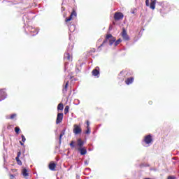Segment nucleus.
Listing matches in <instances>:
<instances>
[{
  "label": "nucleus",
  "mask_w": 179,
  "mask_h": 179,
  "mask_svg": "<svg viewBox=\"0 0 179 179\" xmlns=\"http://www.w3.org/2000/svg\"><path fill=\"white\" fill-rule=\"evenodd\" d=\"M73 50V45L69 44L66 52L64 54V61H71L72 56L71 55L72 54V50Z\"/></svg>",
  "instance_id": "obj_1"
},
{
  "label": "nucleus",
  "mask_w": 179,
  "mask_h": 179,
  "mask_svg": "<svg viewBox=\"0 0 179 179\" xmlns=\"http://www.w3.org/2000/svg\"><path fill=\"white\" fill-rule=\"evenodd\" d=\"M108 40H109L110 45H112L114 44V43H115V38L114 36H113V35H111V34H108V35H106V39L103 41V43L101 44V45L99 47V48H100L101 47H103V45H104V44H106V43H108Z\"/></svg>",
  "instance_id": "obj_2"
},
{
  "label": "nucleus",
  "mask_w": 179,
  "mask_h": 179,
  "mask_svg": "<svg viewBox=\"0 0 179 179\" xmlns=\"http://www.w3.org/2000/svg\"><path fill=\"white\" fill-rule=\"evenodd\" d=\"M25 32L27 34H29V32L31 33V36L38 34V30L31 26L25 27Z\"/></svg>",
  "instance_id": "obj_3"
},
{
  "label": "nucleus",
  "mask_w": 179,
  "mask_h": 179,
  "mask_svg": "<svg viewBox=\"0 0 179 179\" xmlns=\"http://www.w3.org/2000/svg\"><path fill=\"white\" fill-rule=\"evenodd\" d=\"M74 129L73 130V134L75 135H79V134H82V128H80V126L78 124H74L73 126Z\"/></svg>",
  "instance_id": "obj_4"
},
{
  "label": "nucleus",
  "mask_w": 179,
  "mask_h": 179,
  "mask_svg": "<svg viewBox=\"0 0 179 179\" xmlns=\"http://www.w3.org/2000/svg\"><path fill=\"white\" fill-rule=\"evenodd\" d=\"M7 96L8 94H6V90H0V101H2V100H5V99H6Z\"/></svg>",
  "instance_id": "obj_5"
},
{
  "label": "nucleus",
  "mask_w": 179,
  "mask_h": 179,
  "mask_svg": "<svg viewBox=\"0 0 179 179\" xmlns=\"http://www.w3.org/2000/svg\"><path fill=\"white\" fill-rule=\"evenodd\" d=\"M122 36L123 38V40H124V41H128L129 40V36H128V34L127 33V30H125L124 28L122 29Z\"/></svg>",
  "instance_id": "obj_6"
},
{
  "label": "nucleus",
  "mask_w": 179,
  "mask_h": 179,
  "mask_svg": "<svg viewBox=\"0 0 179 179\" xmlns=\"http://www.w3.org/2000/svg\"><path fill=\"white\" fill-rule=\"evenodd\" d=\"M64 120V113H58L56 119V124H61Z\"/></svg>",
  "instance_id": "obj_7"
},
{
  "label": "nucleus",
  "mask_w": 179,
  "mask_h": 179,
  "mask_svg": "<svg viewBox=\"0 0 179 179\" xmlns=\"http://www.w3.org/2000/svg\"><path fill=\"white\" fill-rule=\"evenodd\" d=\"M124 18V14L122 13H115L114 15L115 20H121Z\"/></svg>",
  "instance_id": "obj_8"
},
{
  "label": "nucleus",
  "mask_w": 179,
  "mask_h": 179,
  "mask_svg": "<svg viewBox=\"0 0 179 179\" xmlns=\"http://www.w3.org/2000/svg\"><path fill=\"white\" fill-rule=\"evenodd\" d=\"M92 73L93 76H97V78H99V76L100 75V68L96 66L95 69L92 71Z\"/></svg>",
  "instance_id": "obj_9"
},
{
  "label": "nucleus",
  "mask_w": 179,
  "mask_h": 179,
  "mask_svg": "<svg viewBox=\"0 0 179 179\" xmlns=\"http://www.w3.org/2000/svg\"><path fill=\"white\" fill-rule=\"evenodd\" d=\"M152 136L151 135H148L145 136L144 138V142L145 143H146L147 145H149V143H152Z\"/></svg>",
  "instance_id": "obj_10"
},
{
  "label": "nucleus",
  "mask_w": 179,
  "mask_h": 179,
  "mask_svg": "<svg viewBox=\"0 0 179 179\" xmlns=\"http://www.w3.org/2000/svg\"><path fill=\"white\" fill-rule=\"evenodd\" d=\"M76 17L77 16V13L76 11H75V10H73L71 14L70 15V16L66 19V22H71V20H72V17Z\"/></svg>",
  "instance_id": "obj_11"
},
{
  "label": "nucleus",
  "mask_w": 179,
  "mask_h": 179,
  "mask_svg": "<svg viewBox=\"0 0 179 179\" xmlns=\"http://www.w3.org/2000/svg\"><path fill=\"white\" fill-rule=\"evenodd\" d=\"M22 155V152L19 151L17 153V157H15V160L17 163V164H19V166H22V161H20V157Z\"/></svg>",
  "instance_id": "obj_12"
},
{
  "label": "nucleus",
  "mask_w": 179,
  "mask_h": 179,
  "mask_svg": "<svg viewBox=\"0 0 179 179\" xmlns=\"http://www.w3.org/2000/svg\"><path fill=\"white\" fill-rule=\"evenodd\" d=\"M78 152H80V155L82 156L86 155L87 153V150H86L85 148H78Z\"/></svg>",
  "instance_id": "obj_13"
},
{
  "label": "nucleus",
  "mask_w": 179,
  "mask_h": 179,
  "mask_svg": "<svg viewBox=\"0 0 179 179\" xmlns=\"http://www.w3.org/2000/svg\"><path fill=\"white\" fill-rule=\"evenodd\" d=\"M55 167H57V164L54 162H50L49 164V169L52 171H55Z\"/></svg>",
  "instance_id": "obj_14"
},
{
  "label": "nucleus",
  "mask_w": 179,
  "mask_h": 179,
  "mask_svg": "<svg viewBox=\"0 0 179 179\" xmlns=\"http://www.w3.org/2000/svg\"><path fill=\"white\" fill-rule=\"evenodd\" d=\"M69 30L71 33H73L76 30V25L72 24L69 26Z\"/></svg>",
  "instance_id": "obj_15"
},
{
  "label": "nucleus",
  "mask_w": 179,
  "mask_h": 179,
  "mask_svg": "<svg viewBox=\"0 0 179 179\" xmlns=\"http://www.w3.org/2000/svg\"><path fill=\"white\" fill-rule=\"evenodd\" d=\"M125 83L126 85H132V83H134V78L133 77L128 78L125 80Z\"/></svg>",
  "instance_id": "obj_16"
},
{
  "label": "nucleus",
  "mask_w": 179,
  "mask_h": 179,
  "mask_svg": "<svg viewBox=\"0 0 179 179\" xmlns=\"http://www.w3.org/2000/svg\"><path fill=\"white\" fill-rule=\"evenodd\" d=\"M68 86H69V82L67 81L64 85V87H63L62 92L64 93V94H65V93H66L68 92Z\"/></svg>",
  "instance_id": "obj_17"
},
{
  "label": "nucleus",
  "mask_w": 179,
  "mask_h": 179,
  "mask_svg": "<svg viewBox=\"0 0 179 179\" xmlns=\"http://www.w3.org/2000/svg\"><path fill=\"white\" fill-rule=\"evenodd\" d=\"M150 9L155 10L156 8V0H153L151 1L150 4H149Z\"/></svg>",
  "instance_id": "obj_18"
},
{
  "label": "nucleus",
  "mask_w": 179,
  "mask_h": 179,
  "mask_svg": "<svg viewBox=\"0 0 179 179\" xmlns=\"http://www.w3.org/2000/svg\"><path fill=\"white\" fill-rule=\"evenodd\" d=\"M77 142H78V146L79 148H83V145H85V142H83V141H82L81 138H78Z\"/></svg>",
  "instance_id": "obj_19"
},
{
  "label": "nucleus",
  "mask_w": 179,
  "mask_h": 179,
  "mask_svg": "<svg viewBox=\"0 0 179 179\" xmlns=\"http://www.w3.org/2000/svg\"><path fill=\"white\" fill-rule=\"evenodd\" d=\"M22 176L24 177H29V173L27 172V169H22Z\"/></svg>",
  "instance_id": "obj_20"
},
{
  "label": "nucleus",
  "mask_w": 179,
  "mask_h": 179,
  "mask_svg": "<svg viewBox=\"0 0 179 179\" xmlns=\"http://www.w3.org/2000/svg\"><path fill=\"white\" fill-rule=\"evenodd\" d=\"M57 110L58 111H62V110H64V104L62 103H59L57 106Z\"/></svg>",
  "instance_id": "obj_21"
},
{
  "label": "nucleus",
  "mask_w": 179,
  "mask_h": 179,
  "mask_svg": "<svg viewBox=\"0 0 179 179\" xmlns=\"http://www.w3.org/2000/svg\"><path fill=\"white\" fill-rule=\"evenodd\" d=\"M125 77V74H124V71H121L119 74V79L121 80H124V78Z\"/></svg>",
  "instance_id": "obj_22"
},
{
  "label": "nucleus",
  "mask_w": 179,
  "mask_h": 179,
  "mask_svg": "<svg viewBox=\"0 0 179 179\" xmlns=\"http://www.w3.org/2000/svg\"><path fill=\"white\" fill-rule=\"evenodd\" d=\"M121 41H122V40H121V38H119L116 41H115V43H114L115 47H117V45H118V44H120V43H121Z\"/></svg>",
  "instance_id": "obj_23"
},
{
  "label": "nucleus",
  "mask_w": 179,
  "mask_h": 179,
  "mask_svg": "<svg viewBox=\"0 0 179 179\" xmlns=\"http://www.w3.org/2000/svg\"><path fill=\"white\" fill-rule=\"evenodd\" d=\"M69 113V106H66L64 108V114H67Z\"/></svg>",
  "instance_id": "obj_24"
},
{
  "label": "nucleus",
  "mask_w": 179,
  "mask_h": 179,
  "mask_svg": "<svg viewBox=\"0 0 179 179\" xmlns=\"http://www.w3.org/2000/svg\"><path fill=\"white\" fill-rule=\"evenodd\" d=\"M70 146L72 149H73V148H75V141H72L71 143H70Z\"/></svg>",
  "instance_id": "obj_25"
},
{
  "label": "nucleus",
  "mask_w": 179,
  "mask_h": 179,
  "mask_svg": "<svg viewBox=\"0 0 179 179\" xmlns=\"http://www.w3.org/2000/svg\"><path fill=\"white\" fill-rule=\"evenodd\" d=\"M85 134H87V135L90 134V127H87V130L85 131Z\"/></svg>",
  "instance_id": "obj_26"
},
{
  "label": "nucleus",
  "mask_w": 179,
  "mask_h": 179,
  "mask_svg": "<svg viewBox=\"0 0 179 179\" xmlns=\"http://www.w3.org/2000/svg\"><path fill=\"white\" fill-rule=\"evenodd\" d=\"M15 131L16 134H19L20 131V128H19V127H17L15 128Z\"/></svg>",
  "instance_id": "obj_27"
},
{
  "label": "nucleus",
  "mask_w": 179,
  "mask_h": 179,
  "mask_svg": "<svg viewBox=\"0 0 179 179\" xmlns=\"http://www.w3.org/2000/svg\"><path fill=\"white\" fill-rule=\"evenodd\" d=\"M66 131V129L64 128V129L62 131L60 135H62V136H64V135H65Z\"/></svg>",
  "instance_id": "obj_28"
},
{
  "label": "nucleus",
  "mask_w": 179,
  "mask_h": 179,
  "mask_svg": "<svg viewBox=\"0 0 179 179\" xmlns=\"http://www.w3.org/2000/svg\"><path fill=\"white\" fill-rule=\"evenodd\" d=\"M17 116L16 113L12 114L10 117V120H13Z\"/></svg>",
  "instance_id": "obj_29"
},
{
  "label": "nucleus",
  "mask_w": 179,
  "mask_h": 179,
  "mask_svg": "<svg viewBox=\"0 0 179 179\" xmlns=\"http://www.w3.org/2000/svg\"><path fill=\"white\" fill-rule=\"evenodd\" d=\"M62 136H62L61 134L59 135V145H61Z\"/></svg>",
  "instance_id": "obj_30"
},
{
  "label": "nucleus",
  "mask_w": 179,
  "mask_h": 179,
  "mask_svg": "<svg viewBox=\"0 0 179 179\" xmlns=\"http://www.w3.org/2000/svg\"><path fill=\"white\" fill-rule=\"evenodd\" d=\"M22 142H26V137H24V135L21 136Z\"/></svg>",
  "instance_id": "obj_31"
},
{
  "label": "nucleus",
  "mask_w": 179,
  "mask_h": 179,
  "mask_svg": "<svg viewBox=\"0 0 179 179\" xmlns=\"http://www.w3.org/2000/svg\"><path fill=\"white\" fill-rule=\"evenodd\" d=\"M146 6H149V0H145Z\"/></svg>",
  "instance_id": "obj_32"
},
{
  "label": "nucleus",
  "mask_w": 179,
  "mask_h": 179,
  "mask_svg": "<svg viewBox=\"0 0 179 179\" xmlns=\"http://www.w3.org/2000/svg\"><path fill=\"white\" fill-rule=\"evenodd\" d=\"M167 179H176L174 176H169Z\"/></svg>",
  "instance_id": "obj_33"
},
{
  "label": "nucleus",
  "mask_w": 179,
  "mask_h": 179,
  "mask_svg": "<svg viewBox=\"0 0 179 179\" xmlns=\"http://www.w3.org/2000/svg\"><path fill=\"white\" fill-rule=\"evenodd\" d=\"M131 13H132L133 15L135 14V10H131Z\"/></svg>",
  "instance_id": "obj_34"
},
{
  "label": "nucleus",
  "mask_w": 179,
  "mask_h": 179,
  "mask_svg": "<svg viewBox=\"0 0 179 179\" xmlns=\"http://www.w3.org/2000/svg\"><path fill=\"white\" fill-rule=\"evenodd\" d=\"M20 143L21 146H24V143H23V142L20 141Z\"/></svg>",
  "instance_id": "obj_35"
},
{
  "label": "nucleus",
  "mask_w": 179,
  "mask_h": 179,
  "mask_svg": "<svg viewBox=\"0 0 179 179\" xmlns=\"http://www.w3.org/2000/svg\"><path fill=\"white\" fill-rule=\"evenodd\" d=\"M109 30H110V31L113 30V26L110 25V27H109Z\"/></svg>",
  "instance_id": "obj_36"
},
{
  "label": "nucleus",
  "mask_w": 179,
  "mask_h": 179,
  "mask_svg": "<svg viewBox=\"0 0 179 179\" xmlns=\"http://www.w3.org/2000/svg\"><path fill=\"white\" fill-rule=\"evenodd\" d=\"M89 125H90V122H89V121H87V127H89Z\"/></svg>",
  "instance_id": "obj_37"
},
{
  "label": "nucleus",
  "mask_w": 179,
  "mask_h": 179,
  "mask_svg": "<svg viewBox=\"0 0 179 179\" xmlns=\"http://www.w3.org/2000/svg\"><path fill=\"white\" fill-rule=\"evenodd\" d=\"M85 164H86L87 166V164H89V162L87 161H85Z\"/></svg>",
  "instance_id": "obj_38"
},
{
  "label": "nucleus",
  "mask_w": 179,
  "mask_h": 179,
  "mask_svg": "<svg viewBox=\"0 0 179 179\" xmlns=\"http://www.w3.org/2000/svg\"><path fill=\"white\" fill-rule=\"evenodd\" d=\"M76 101H78V104L80 103V101H79L78 99H77Z\"/></svg>",
  "instance_id": "obj_39"
},
{
  "label": "nucleus",
  "mask_w": 179,
  "mask_h": 179,
  "mask_svg": "<svg viewBox=\"0 0 179 179\" xmlns=\"http://www.w3.org/2000/svg\"><path fill=\"white\" fill-rule=\"evenodd\" d=\"M85 170H88L90 171V168H87V169H85Z\"/></svg>",
  "instance_id": "obj_40"
},
{
  "label": "nucleus",
  "mask_w": 179,
  "mask_h": 179,
  "mask_svg": "<svg viewBox=\"0 0 179 179\" xmlns=\"http://www.w3.org/2000/svg\"><path fill=\"white\" fill-rule=\"evenodd\" d=\"M152 101H149V104H152Z\"/></svg>",
  "instance_id": "obj_41"
},
{
  "label": "nucleus",
  "mask_w": 179,
  "mask_h": 179,
  "mask_svg": "<svg viewBox=\"0 0 179 179\" xmlns=\"http://www.w3.org/2000/svg\"><path fill=\"white\" fill-rule=\"evenodd\" d=\"M24 17H26V15H24V16L22 17L23 20H24Z\"/></svg>",
  "instance_id": "obj_42"
},
{
  "label": "nucleus",
  "mask_w": 179,
  "mask_h": 179,
  "mask_svg": "<svg viewBox=\"0 0 179 179\" xmlns=\"http://www.w3.org/2000/svg\"><path fill=\"white\" fill-rule=\"evenodd\" d=\"M24 24H25L24 26L26 27V22H24Z\"/></svg>",
  "instance_id": "obj_43"
},
{
  "label": "nucleus",
  "mask_w": 179,
  "mask_h": 179,
  "mask_svg": "<svg viewBox=\"0 0 179 179\" xmlns=\"http://www.w3.org/2000/svg\"><path fill=\"white\" fill-rule=\"evenodd\" d=\"M65 66H66V62L65 63Z\"/></svg>",
  "instance_id": "obj_44"
},
{
  "label": "nucleus",
  "mask_w": 179,
  "mask_h": 179,
  "mask_svg": "<svg viewBox=\"0 0 179 179\" xmlns=\"http://www.w3.org/2000/svg\"><path fill=\"white\" fill-rule=\"evenodd\" d=\"M151 1H153V0H151Z\"/></svg>",
  "instance_id": "obj_45"
}]
</instances>
